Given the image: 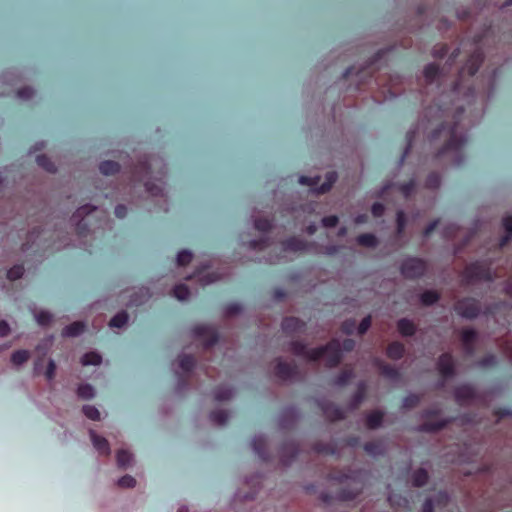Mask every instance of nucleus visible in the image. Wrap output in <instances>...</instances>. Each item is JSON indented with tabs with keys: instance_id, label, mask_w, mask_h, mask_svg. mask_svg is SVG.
Masks as SVG:
<instances>
[{
	"instance_id": "obj_1",
	"label": "nucleus",
	"mask_w": 512,
	"mask_h": 512,
	"mask_svg": "<svg viewBox=\"0 0 512 512\" xmlns=\"http://www.w3.org/2000/svg\"><path fill=\"white\" fill-rule=\"evenodd\" d=\"M463 112L464 109L462 107H457L453 117V124L449 125L443 122L430 135L431 141H435L442 136L446 138V142L437 153L436 158L449 157L453 165L457 167L461 166L465 161L464 148L468 141L459 126V119Z\"/></svg>"
},
{
	"instance_id": "obj_2",
	"label": "nucleus",
	"mask_w": 512,
	"mask_h": 512,
	"mask_svg": "<svg viewBox=\"0 0 512 512\" xmlns=\"http://www.w3.org/2000/svg\"><path fill=\"white\" fill-rule=\"evenodd\" d=\"M151 164L147 158L139 160L131 171L130 182L133 186L137 184H143L145 191L153 197H164V187L162 180H158L159 183H153L150 181Z\"/></svg>"
},
{
	"instance_id": "obj_3",
	"label": "nucleus",
	"mask_w": 512,
	"mask_h": 512,
	"mask_svg": "<svg viewBox=\"0 0 512 512\" xmlns=\"http://www.w3.org/2000/svg\"><path fill=\"white\" fill-rule=\"evenodd\" d=\"M482 38L477 37L474 39L475 48L472 54L467 59L466 63L461 67L458 72V78L453 84V88L451 90L452 94L455 96H459L462 94V90L464 88L463 77L464 75H468L469 77H473L479 70L483 60L484 53L481 49Z\"/></svg>"
},
{
	"instance_id": "obj_4",
	"label": "nucleus",
	"mask_w": 512,
	"mask_h": 512,
	"mask_svg": "<svg viewBox=\"0 0 512 512\" xmlns=\"http://www.w3.org/2000/svg\"><path fill=\"white\" fill-rule=\"evenodd\" d=\"M323 357L328 368H335L341 363L342 351L337 339H332L326 345L311 348L310 361H317Z\"/></svg>"
},
{
	"instance_id": "obj_5",
	"label": "nucleus",
	"mask_w": 512,
	"mask_h": 512,
	"mask_svg": "<svg viewBox=\"0 0 512 512\" xmlns=\"http://www.w3.org/2000/svg\"><path fill=\"white\" fill-rule=\"evenodd\" d=\"M96 210V206L86 204L75 211L72 216V221L75 222L78 236L83 237L88 234L92 227L91 216Z\"/></svg>"
},
{
	"instance_id": "obj_6",
	"label": "nucleus",
	"mask_w": 512,
	"mask_h": 512,
	"mask_svg": "<svg viewBox=\"0 0 512 512\" xmlns=\"http://www.w3.org/2000/svg\"><path fill=\"white\" fill-rule=\"evenodd\" d=\"M427 262L419 257L406 258L400 267L401 274L408 279H417L427 271Z\"/></svg>"
},
{
	"instance_id": "obj_7",
	"label": "nucleus",
	"mask_w": 512,
	"mask_h": 512,
	"mask_svg": "<svg viewBox=\"0 0 512 512\" xmlns=\"http://www.w3.org/2000/svg\"><path fill=\"white\" fill-rule=\"evenodd\" d=\"M454 311L465 319H475L482 312L479 301L474 298H463L455 302Z\"/></svg>"
},
{
	"instance_id": "obj_8",
	"label": "nucleus",
	"mask_w": 512,
	"mask_h": 512,
	"mask_svg": "<svg viewBox=\"0 0 512 512\" xmlns=\"http://www.w3.org/2000/svg\"><path fill=\"white\" fill-rule=\"evenodd\" d=\"M338 175L335 171H331L326 173L325 182H323L319 187L318 183L320 182V176L308 177V176H300L299 183L302 185H307L313 188L317 193L324 194L328 192L333 184L336 182Z\"/></svg>"
},
{
	"instance_id": "obj_9",
	"label": "nucleus",
	"mask_w": 512,
	"mask_h": 512,
	"mask_svg": "<svg viewBox=\"0 0 512 512\" xmlns=\"http://www.w3.org/2000/svg\"><path fill=\"white\" fill-rule=\"evenodd\" d=\"M386 54L385 50H379L371 60V62L368 64L367 67L362 69L356 74L357 77V89H361L362 86L366 85L367 83H370L372 80H374L377 84V78L373 75V72L379 67L377 66V63L383 58V56Z\"/></svg>"
},
{
	"instance_id": "obj_10",
	"label": "nucleus",
	"mask_w": 512,
	"mask_h": 512,
	"mask_svg": "<svg viewBox=\"0 0 512 512\" xmlns=\"http://www.w3.org/2000/svg\"><path fill=\"white\" fill-rule=\"evenodd\" d=\"M192 333L196 338L204 341V348L209 349L214 346L219 339L217 330L210 325H196L192 328Z\"/></svg>"
},
{
	"instance_id": "obj_11",
	"label": "nucleus",
	"mask_w": 512,
	"mask_h": 512,
	"mask_svg": "<svg viewBox=\"0 0 512 512\" xmlns=\"http://www.w3.org/2000/svg\"><path fill=\"white\" fill-rule=\"evenodd\" d=\"M464 277L469 282L488 279L490 271L484 263L479 261L468 264L464 269Z\"/></svg>"
},
{
	"instance_id": "obj_12",
	"label": "nucleus",
	"mask_w": 512,
	"mask_h": 512,
	"mask_svg": "<svg viewBox=\"0 0 512 512\" xmlns=\"http://www.w3.org/2000/svg\"><path fill=\"white\" fill-rule=\"evenodd\" d=\"M313 247V242L306 241L296 236L289 237L282 241V249L285 252H310Z\"/></svg>"
},
{
	"instance_id": "obj_13",
	"label": "nucleus",
	"mask_w": 512,
	"mask_h": 512,
	"mask_svg": "<svg viewBox=\"0 0 512 512\" xmlns=\"http://www.w3.org/2000/svg\"><path fill=\"white\" fill-rule=\"evenodd\" d=\"M274 374L282 381L291 380L298 375V367L295 363H288L278 359L275 365Z\"/></svg>"
},
{
	"instance_id": "obj_14",
	"label": "nucleus",
	"mask_w": 512,
	"mask_h": 512,
	"mask_svg": "<svg viewBox=\"0 0 512 512\" xmlns=\"http://www.w3.org/2000/svg\"><path fill=\"white\" fill-rule=\"evenodd\" d=\"M437 369L443 379L452 378L455 375V362L451 353L440 355L437 361Z\"/></svg>"
},
{
	"instance_id": "obj_15",
	"label": "nucleus",
	"mask_w": 512,
	"mask_h": 512,
	"mask_svg": "<svg viewBox=\"0 0 512 512\" xmlns=\"http://www.w3.org/2000/svg\"><path fill=\"white\" fill-rule=\"evenodd\" d=\"M454 397L459 405H467L476 398V390L470 384H462L454 389Z\"/></svg>"
},
{
	"instance_id": "obj_16",
	"label": "nucleus",
	"mask_w": 512,
	"mask_h": 512,
	"mask_svg": "<svg viewBox=\"0 0 512 512\" xmlns=\"http://www.w3.org/2000/svg\"><path fill=\"white\" fill-rule=\"evenodd\" d=\"M281 328L286 335L294 336L304 332L306 323L297 317H285L281 323Z\"/></svg>"
},
{
	"instance_id": "obj_17",
	"label": "nucleus",
	"mask_w": 512,
	"mask_h": 512,
	"mask_svg": "<svg viewBox=\"0 0 512 512\" xmlns=\"http://www.w3.org/2000/svg\"><path fill=\"white\" fill-rule=\"evenodd\" d=\"M477 339V333L474 329H463L461 332V341L465 352L468 355H472L475 350V341Z\"/></svg>"
},
{
	"instance_id": "obj_18",
	"label": "nucleus",
	"mask_w": 512,
	"mask_h": 512,
	"mask_svg": "<svg viewBox=\"0 0 512 512\" xmlns=\"http://www.w3.org/2000/svg\"><path fill=\"white\" fill-rule=\"evenodd\" d=\"M322 411L325 417L332 422L343 420L345 418V412L343 409L334 403H324L322 405Z\"/></svg>"
},
{
	"instance_id": "obj_19",
	"label": "nucleus",
	"mask_w": 512,
	"mask_h": 512,
	"mask_svg": "<svg viewBox=\"0 0 512 512\" xmlns=\"http://www.w3.org/2000/svg\"><path fill=\"white\" fill-rule=\"evenodd\" d=\"M252 448L255 454L263 461L269 460V452L267 450V442L264 436H256L252 440Z\"/></svg>"
},
{
	"instance_id": "obj_20",
	"label": "nucleus",
	"mask_w": 512,
	"mask_h": 512,
	"mask_svg": "<svg viewBox=\"0 0 512 512\" xmlns=\"http://www.w3.org/2000/svg\"><path fill=\"white\" fill-rule=\"evenodd\" d=\"M397 330L404 337H411L415 335L417 326L408 318H401L397 321Z\"/></svg>"
},
{
	"instance_id": "obj_21",
	"label": "nucleus",
	"mask_w": 512,
	"mask_h": 512,
	"mask_svg": "<svg viewBox=\"0 0 512 512\" xmlns=\"http://www.w3.org/2000/svg\"><path fill=\"white\" fill-rule=\"evenodd\" d=\"M367 393V384L364 381H361L357 385V390L353 394L351 401H350V408L352 410L357 409L362 402L364 401Z\"/></svg>"
},
{
	"instance_id": "obj_22",
	"label": "nucleus",
	"mask_w": 512,
	"mask_h": 512,
	"mask_svg": "<svg viewBox=\"0 0 512 512\" xmlns=\"http://www.w3.org/2000/svg\"><path fill=\"white\" fill-rule=\"evenodd\" d=\"M405 354V346L399 341L391 342L386 349V355L392 360H400Z\"/></svg>"
},
{
	"instance_id": "obj_23",
	"label": "nucleus",
	"mask_w": 512,
	"mask_h": 512,
	"mask_svg": "<svg viewBox=\"0 0 512 512\" xmlns=\"http://www.w3.org/2000/svg\"><path fill=\"white\" fill-rule=\"evenodd\" d=\"M375 364L378 366L380 374L382 376L391 380H396L399 378V371L394 366L387 364L379 359L375 361Z\"/></svg>"
},
{
	"instance_id": "obj_24",
	"label": "nucleus",
	"mask_w": 512,
	"mask_h": 512,
	"mask_svg": "<svg viewBox=\"0 0 512 512\" xmlns=\"http://www.w3.org/2000/svg\"><path fill=\"white\" fill-rule=\"evenodd\" d=\"M90 437L91 441L93 443V446L95 449L103 455H109L110 453V446L108 441L99 435H97L94 431H90Z\"/></svg>"
},
{
	"instance_id": "obj_25",
	"label": "nucleus",
	"mask_w": 512,
	"mask_h": 512,
	"mask_svg": "<svg viewBox=\"0 0 512 512\" xmlns=\"http://www.w3.org/2000/svg\"><path fill=\"white\" fill-rule=\"evenodd\" d=\"M289 350L296 356H301L310 360L311 349L300 340L291 341L289 344Z\"/></svg>"
},
{
	"instance_id": "obj_26",
	"label": "nucleus",
	"mask_w": 512,
	"mask_h": 512,
	"mask_svg": "<svg viewBox=\"0 0 512 512\" xmlns=\"http://www.w3.org/2000/svg\"><path fill=\"white\" fill-rule=\"evenodd\" d=\"M384 413L380 410H374L370 412L365 419V424L367 428L371 430L378 429L383 422Z\"/></svg>"
},
{
	"instance_id": "obj_27",
	"label": "nucleus",
	"mask_w": 512,
	"mask_h": 512,
	"mask_svg": "<svg viewBox=\"0 0 512 512\" xmlns=\"http://www.w3.org/2000/svg\"><path fill=\"white\" fill-rule=\"evenodd\" d=\"M86 325L82 321L73 322L65 326L62 330L63 337H76L85 331Z\"/></svg>"
},
{
	"instance_id": "obj_28",
	"label": "nucleus",
	"mask_w": 512,
	"mask_h": 512,
	"mask_svg": "<svg viewBox=\"0 0 512 512\" xmlns=\"http://www.w3.org/2000/svg\"><path fill=\"white\" fill-rule=\"evenodd\" d=\"M423 73L427 84H432L441 78L442 70L437 64L431 63L424 68Z\"/></svg>"
},
{
	"instance_id": "obj_29",
	"label": "nucleus",
	"mask_w": 512,
	"mask_h": 512,
	"mask_svg": "<svg viewBox=\"0 0 512 512\" xmlns=\"http://www.w3.org/2000/svg\"><path fill=\"white\" fill-rule=\"evenodd\" d=\"M449 422H450L449 419H444V420H440V421H436V422L426 421L418 427V431L428 432V433L438 432V431L444 429L448 425Z\"/></svg>"
},
{
	"instance_id": "obj_30",
	"label": "nucleus",
	"mask_w": 512,
	"mask_h": 512,
	"mask_svg": "<svg viewBox=\"0 0 512 512\" xmlns=\"http://www.w3.org/2000/svg\"><path fill=\"white\" fill-rule=\"evenodd\" d=\"M364 451L371 456L385 454V446L381 441H368L363 445Z\"/></svg>"
},
{
	"instance_id": "obj_31",
	"label": "nucleus",
	"mask_w": 512,
	"mask_h": 512,
	"mask_svg": "<svg viewBox=\"0 0 512 512\" xmlns=\"http://www.w3.org/2000/svg\"><path fill=\"white\" fill-rule=\"evenodd\" d=\"M42 233V230L40 229H33V231H31L29 233V236H28V240L27 242L23 243L22 244V251L23 252H28L29 250H31L33 248L34 245L37 246V250L40 248L39 244H37V240L40 238V235Z\"/></svg>"
},
{
	"instance_id": "obj_32",
	"label": "nucleus",
	"mask_w": 512,
	"mask_h": 512,
	"mask_svg": "<svg viewBox=\"0 0 512 512\" xmlns=\"http://www.w3.org/2000/svg\"><path fill=\"white\" fill-rule=\"evenodd\" d=\"M429 479L427 470L419 468L412 474V484L415 487H423Z\"/></svg>"
},
{
	"instance_id": "obj_33",
	"label": "nucleus",
	"mask_w": 512,
	"mask_h": 512,
	"mask_svg": "<svg viewBox=\"0 0 512 512\" xmlns=\"http://www.w3.org/2000/svg\"><path fill=\"white\" fill-rule=\"evenodd\" d=\"M356 242L360 246L374 248L378 245L377 237L372 233H363L357 236Z\"/></svg>"
},
{
	"instance_id": "obj_34",
	"label": "nucleus",
	"mask_w": 512,
	"mask_h": 512,
	"mask_svg": "<svg viewBox=\"0 0 512 512\" xmlns=\"http://www.w3.org/2000/svg\"><path fill=\"white\" fill-rule=\"evenodd\" d=\"M353 377V369H344L333 379V384L340 387L346 386Z\"/></svg>"
},
{
	"instance_id": "obj_35",
	"label": "nucleus",
	"mask_w": 512,
	"mask_h": 512,
	"mask_svg": "<svg viewBox=\"0 0 512 512\" xmlns=\"http://www.w3.org/2000/svg\"><path fill=\"white\" fill-rule=\"evenodd\" d=\"M99 170L103 175H114L119 172L120 165L115 161L107 160L100 163Z\"/></svg>"
},
{
	"instance_id": "obj_36",
	"label": "nucleus",
	"mask_w": 512,
	"mask_h": 512,
	"mask_svg": "<svg viewBox=\"0 0 512 512\" xmlns=\"http://www.w3.org/2000/svg\"><path fill=\"white\" fill-rule=\"evenodd\" d=\"M233 396V389L228 386H219L214 391V398L216 401H227Z\"/></svg>"
},
{
	"instance_id": "obj_37",
	"label": "nucleus",
	"mask_w": 512,
	"mask_h": 512,
	"mask_svg": "<svg viewBox=\"0 0 512 512\" xmlns=\"http://www.w3.org/2000/svg\"><path fill=\"white\" fill-rule=\"evenodd\" d=\"M116 460L118 467L125 469L132 461V454L125 449H120L116 454Z\"/></svg>"
},
{
	"instance_id": "obj_38",
	"label": "nucleus",
	"mask_w": 512,
	"mask_h": 512,
	"mask_svg": "<svg viewBox=\"0 0 512 512\" xmlns=\"http://www.w3.org/2000/svg\"><path fill=\"white\" fill-rule=\"evenodd\" d=\"M229 413L226 410H214L210 413V420L217 425H225L228 422Z\"/></svg>"
},
{
	"instance_id": "obj_39",
	"label": "nucleus",
	"mask_w": 512,
	"mask_h": 512,
	"mask_svg": "<svg viewBox=\"0 0 512 512\" xmlns=\"http://www.w3.org/2000/svg\"><path fill=\"white\" fill-rule=\"evenodd\" d=\"M179 367L183 370L185 373H189L193 370L195 367V359L192 355H181L179 357Z\"/></svg>"
},
{
	"instance_id": "obj_40",
	"label": "nucleus",
	"mask_w": 512,
	"mask_h": 512,
	"mask_svg": "<svg viewBox=\"0 0 512 512\" xmlns=\"http://www.w3.org/2000/svg\"><path fill=\"white\" fill-rule=\"evenodd\" d=\"M129 316L126 311H121L113 316L109 322V326L113 328H122L127 324Z\"/></svg>"
},
{
	"instance_id": "obj_41",
	"label": "nucleus",
	"mask_w": 512,
	"mask_h": 512,
	"mask_svg": "<svg viewBox=\"0 0 512 512\" xmlns=\"http://www.w3.org/2000/svg\"><path fill=\"white\" fill-rule=\"evenodd\" d=\"M36 163L47 172L54 173L57 170L55 164L44 154L36 157Z\"/></svg>"
},
{
	"instance_id": "obj_42",
	"label": "nucleus",
	"mask_w": 512,
	"mask_h": 512,
	"mask_svg": "<svg viewBox=\"0 0 512 512\" xmlns=\"http://www.w3.org/2000/svg\"><path fill=\"white\" fill-rule=\"evenodd\" d=\"M439 298L440 294L438 293V290H424L421 294V302L427 306L436 303Z\"/></svg>"
},
{
	"instance_id": "obj_43",
	"label": "nucleus",
	"mask_w": 512,
	"mask_h": 512,
	"mask_svg": "<svg viewBox=\"0 0 512 512\" xmlns=\"http://www.w3.org/2000/svg\"><path fill=\"white\" fill-rule=\"evenodd\" d=\"M101 361L102 357L97 352L85 353L81 358V363L84 366L99 365Z\"/></svg>"
},
{
	"instance_id": "obj_44",
	"label": "nucleus",
	"mask_w": 512,
	"mask_h": 512,
	"mask_svg": "<svg viewBox=\"0 0 512 512\" xmlns=\"http://www.w3.org/2000/svg\"><path fill=\"white\" fill-rule=\"evenodd\" d=\"M421 402V396L417 394H409L405 396L402 400V408L404 409H412Z\"/></svg>"
},
{
	"instance_id": "obj_45",
	"label": "nucleus",
	"mask_w": 512,
	"mask_h": 512,
	"mask_svg": "<svg viewBox=\"0 0 512 512\" xmlns=\"http://www.w3.org/2000/svg\"><path fill=\"white\" fill-rule=\"evenodd\" d=\"M360 494V489H346V488H342L338 495H337V498L341 501H349V500H354L357 498V496Z\"/></svg>"
},
{
	"instance_id": "obj_46",
	"label": "nucleus",
	"mask_w": 512,
	"mask_h": 512,
	"mask_svg": "<svg viewBox=\"0 0 512 512\" xmlns=\"http://www.w3.org/2000/svg\"><path fill=\"white\" fill-rule=\"evenodd\" d=\"M440 184H441V177L436 172L430 173L427 176L426 181H425V187L428 189H432V190L438 189L440 187Z\"/></svg>"
},
{
	"instance_id": "obj_47",
	"label": "nucleus",
	"mask_w": 512,
	"mask_h": 512,
	"mask_svg": "<svg viewBox=\"0 0 512 512\" xmlns=\"http://www.w3.org/2000/svg\"><path fill=\"white\" fill-rule=\"evenodd\" d=\"M30 357V353L27 350H17L11 355V362L15 365H21L25 363Z\"/></svg>"
},
{
	"instance_id": "obj_48",
	"label": "nucleus",
	"mask_w": 512,
	"mask_h": 512,
	"mask_svg": "<svg viewBox=\"0 0 512 512\" xmlns=\"http://www.w3.org/2000/svg\"><path fill=\"white\" fill-rule=\"evenodd\" d=\"M415 187L416 183L414 179H411L406 183L397 185L398 190L402 193V195L405 198H409L413 194Z\"/></svg>"
},
{
	"instance_id": "obj_49",
	"label": "nucleus",
	"mask_w": 512,
	"mask_h": 512,
	"mask_svg": "<svg viewBox=\"0 0 512 512\" xmlns=\"http://www.w3.org/2000/svg\"><path fill=\"white\" fill-rule=\"evenodd\" d=\"M94 394V388L90 384H81L77 389V395L82 399H91Z\"/></svg>"
},
{
	"instance_id": "obj_50",
	"label": "nucleus",
	"mask_w": 512,
	"mask_h": 512,
	"mask_svg": "<svg viewBox=\"0 0 512 512\" xmlns=\"http://www.w3.org/2000/svg\"><path fill=\"white\" fill-rule=\"evenodd\" d=\"M24 271V266L22 264L14 265L7 271V278L11 281L20 279L23 276Z\"/></svg>"
},
{
	"instance_id": "obj_51",
	"label": "nucleus",
	"mask_w": 512,
	"mask_h": 512,
	"mask_svg": "<svg viewBox=\"0 0 512 512\" xmlns=\"http://www.w3.org/2000/svg\"><path fill=\"white\" fill-rule=\"evenodd\" d=\"M255 229L261 232H268L272 229L273 224L270 219L258 218L254 222Z\"/></svg>"
},
{
	"instance_id": "obj_52",
	"label": "nucleus",
	"mask_w": 512,
	"mask_h": 512,
	"mask_svg": "<svg viewBox=\"0 0 512 512\" xmlns=\"http://www.w3.org/2000/svg\"><path fill=\"white\" fill-rule=\"evenodd\" d=\"M36 321L40 326H49L53 321V315L48 311H40L36 314Z\"/></svg>"
},
{
	"instance_id": "obj_53",
	"label": "nucleus",
	"mask_w": 512,
	"mask_h": 512,
	"mask_svg": "<svg viewBox=\"0 0 512 512\" xmlns=\"http://www.w3.org/2000/svg\"><path fill=\"white\" fill-rule=\"evenodd\" d=\"M193 254L188 250H182L177 254V264L179 266H186L192 261Z\"/></svg>"
},
{
	"instance_id": "obj_54",
	"label": "nucleus",
	"mask_w": 512,
	"mask_h": 512,
	"mask_svg": "<svg viewBox=\"0 0 512 512\" xmlns=\"http://www.w3.org/2000/svg\"><path fill=\"white\" fill-rule=\"evenodd\" d=\"M83 413L85 416L91 420H99L100 419V412L99 410L92 405H84L83 406Z\"/></svg>"
},
{
	"instance_id": "obj_55",
	"label": "nucleus",
	"mask_w": 512,
	"mask_h": 512,
	"mask_svg": "<svg viewBox=\"0 0 512 512\" xmlns=\"http://www.w3.org/2000/svg\"><path fill=\"white\" fill-rule=\"evenodd\" d=\"M434 110H436V112L439 114L438 115L439 118L446 117V116H448V113H449V108L448 107H443L441 105L436 104L434 106H429L427 108L426 116L432 115Z\"/></svg>"
},
{
	"instance_id": "obj_56",
	"label": "nucleus",
	"mask_w": 512,
	"mask_h": 512,
	"mask_svg": "<svg viewBox=\"0 0 512 512\" xmlns=\"http://www.w3.org/2000/svg\"><path fill=\"white\" fill-rule=\"evenodd\" d=\"M243 310L242 304L238 302L229 303L225 307V314L226 316H235L239 313H241Z\"/></svg>"
},
{
	"instance_id": "obj_57",
	"label": "nucleus",
	"mask_w": 512,
	"mask_h": 512,
	"mask_svg": "<svg viewBox=\"0 0 512 512\" xmlns=\"http://www.w3.org/2000/svg\"><path fill=\"white\" fill-rule=\"evenodd\" d=\"M397 234L401 235L406 227V215L404 211L399 210L396 214Z\"/></svg>"
},
{
	"instance_id": "obj_58",
	"label": "nucleus",
	"mask_w": 512,
	"mask_h": 512,
	"mask_svg": "<svg viewBox=\"0 0 512 512\" xmlns=\"http://www.w3.org/2000/svg\"><path fill=\"white\" fill-rule=\"evenodd\" d=\"M356 329V321L354 319H347L341 325V331L347 335L354 333Z\"/></svg>"
},
{
	"instance_id": "obj_59",
	"label": "nucleus",
	"mask_w": 512,
	"mask_h": 512,
	"mask_svg": "<svg viewBox=\"0 0 512 512\" xmlns=\"http://www.w3.org/2000/svg\"><path fill=\"white\" fill-rule=\"evenodd\" d=\"M371 324H372L371 316L368 315V316L364 317L358 326V334L361 336L364 335L371 327Z\"/></svg>"
},
{
	"instance_id": "obj_60",
	"label": "nucleus",
	"mask_w": 512,
	"mask_h": 512,
	"mask_svg": "<svg viewBox=\"0 0 512 512\" xmlns=\"http://www.w3.org/2000/svg\"><path fill=\"white\" fill-rule=\"evenodd\" d=\"M135 484V478L130 475H125L118 480V486L122 488H132Z\"/></svg>"
},
{
	"instance_id": "obj_61",
	"label": "nucleus",
	"mask_w": 512,
	"mask_h": 512,
	"mask_svg": "<svg viewBox=\"0 0 512 512\" xmlns=\"http://www.w3.org/2000/svg\"><path fill=\"white\" fill-rule=\"evenodd\" d=\"M497 363L496 356L493 354H489L482 359L479 360L478 364L480 367L487 368V367H493Z\"/></svg>"
},
{
	"instance_id": "obj_62",
	"label": "nucleus",
	"mask_w": 512,
	"mask_h": 512,
	"mask_svg": "<svg viewBox=\"0 0 512 512\" xmlns=\"http://www.w3.org/2000/svg\"><path fill=\"white\" fill-rule=\"evenodd\" d=\"M339 222V218L336 215H330L326 216L322 219V224L325 227L333 228L335 227Z\"/></svg>"
},
{
	"instance_id": "obj_63",
	"label": "nucleus",
	"mask_w": 512,
	"mask_h": 512,
	"mask_svg": "<svg viewBox=\"0 0 512 512\" xmlns=\"http://www.w3.org/2000/svg\"><path fill=\"white\" fill-rule=\"evenodd\" d=\"M33 94L34 90L31 87H23L17 91L18 97L24 100L32 98Z\"/></svg>"
},
{
	"instance_id": "obj_64",
	"label": "nucleus",
	"mask_w": 512,
	"mask_h": 512,
	"mask_svg": "<svg viewBox=\"0 0 512 512\" xmlns=\"http://www.w3.org/2000/svg\"><path fill=\"white\" fill-rule=\"evenodd\" d=\"M385 207L380 202H375L371 207V212L374 217H381L384 214Z\"/></svg>"
}]
</instances>
